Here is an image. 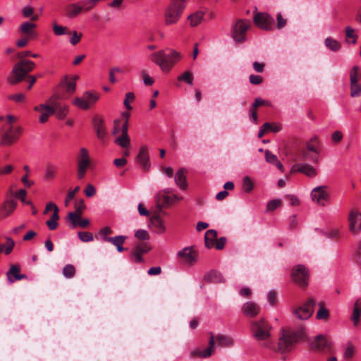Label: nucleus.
Listing matches in <instances>:
<instances>
[{"label":"nucleus","mask_w":361,"mask_h":361,"mask_svg":"<svg viewBox=\"0 0 361 361\" xmlns=\"http://www.w3.org/2000/svg\"><path fill=\"white\" fill-rule=\"evenodd\" d=\"M180 59V54L176 50H171L169 54H166L164 51L161 50L150 56L151 61L157 64L164 72H169Z\"/></svg>","instance_id":"nucleus-1"},{"label":"nucleus","mask_w":361,"mask_h":361,"mask_svg":"<svg viewBox=\"0 0 361 361\" xmlns=\"http://www.w3.org/2000/svg\"><path fill=\"white\" fill-rule=\"evenodd\" d=\"M305 336V330L303 328L298 331H283L278 343L279 350L282 352H288L293 345Z\"/></svg>","instance_id":"nucleus-2"},{"label":"nucleus","mask_w":361,"mask_h":361,"mask_svg":"<svg viewBox=\"0 0 361 361\" xmlns=\"http://www.w3.org/2000/svg\"><path fill=\"white\" fill-rule=\"evenodd\" d=\"M188 2L170 1L164 12V21L166 26L176 24L186 7Z\"/></svg>","instance_id":"nucleus-3"},{"label":"nucleus","mask_w":361,"mask_h":361,"mask_svg":"<svg viewBox=\"0 0 361 361\" xmlns=\"http://www.w3.org/2000/svg\"><path fill=\"white\" fill-rule=\"evenodd\" d=\"M23 129L19 125L3 126L0 130V146H11L23 135Z\"/></svg>","instance_id":"nucleus-4"},{"label":"nucleus","mask_w":361,"mask_h":361,"mask_svg":"<svg viewBox=\"0 0 361 361\" xmlns=\"http://www.w3.org/2000/svg\"><path fill=\"white\" fill-rule=\"evenodd\" d=\"M35 63L30 60H21L16 63L12 69V75L8 78V82L15 85L22 81L26 75L32 71Z\"/></svg>","instance_id":"nucleus-5"},{"label":"nucleus","mask_w":361,"mask_h":361,"mask_svg":"<svg viewBox=\"0 0 361 361\" xmlns=\"http://www.w3.org/2000/svg\"><path fill=\"white\" fill-rule=\"evenodd\" d=\"M77 178L82 179L89 167L91 166V159L88 150L81 147L77 155Z\"/></svg>","instance_id":"nucleus-6"},{"label":"nucleus","mask_w":361,"mask_h":361,"mask_svg":"<svg viewBox=\"0 0 361 361\" xmlns=\"http://www.w3.org/2000/svg\"><path fill=\"white\" fill-rule=\"evenodd\" d=\"M270 325L263 319L252 322L251 331L259 341H265L270 337Z\"/></svg>","instance_id":"nucleus-7"},{"label":"nucleus","mask_w":361,"mask_h":361,"mask_svg":"<svg viewBox=\"0 0 361 361\" xmlns=\"http://www.w3.org/2000/svg\"><path fill=\"white\" fill-rule=\"evenodd\" d=\"M99 94L95 92H85L80 97L74 99L73 104L82 110H87L99 99Z\"/></svg>","instance_id":"nucleus-8"},{"label":"nucleus","mask_w":361,"mask_h":361,"mask_svg":"<svg viewBox=\"0 0 361 361\" xmlns=\"http://www.w3.org/2000/svg\"><path fill=\"white\" fill-rule=\"evenodd\" d=\"M310 274L306 267L302 264L292 269L291 279L298 286L305 287L308 285Z\"/></svg>","instance_id":"nucleus-9"},{"label":"nucleus","mask_w":361,"mask_h":361,"mask_svg":"<svg viewBox=\"0 0 361 361\" xmlns=\"http://www.w3.org/2000/svg\"><path fill=\"white\" fill-rule=\"evenodd\" d=\"M250 26V22L246 20H239L234 25L232 36L234 40L242 42L245 39L246 32Z\"/></svg>","instance_id":"nucleus-10"},{"label":"nucleus","mask_w":361,"mask_h":361,"mask_svg":"<svg viewBox=\"0 0 361 361\" xmlns=\"http://www.w3.org/2000/svg\"><path fill=\"white\" fill-rule=\"evenodd\" d=\"M315 302L313 298H310L307 302L300 307L295 309L293 314L295 317L301 320L309 319L312 313Z\"/></svg>","instance_id":"nucleus-11"},{"label":"nucleus","mask_w":361,"mask_h":361,"mask_svg":"<svg viewBox=\"0 0 361 361\" xmlns=\"http://www.w3.org/2000/svg\"><path fill=\"white\" fill-rule=\"evenodd\" d=\"M254 23L258 27L265 30H271L274 27V18L267 13H256Z\"/></svg>","instance_id":"nucleus-12"},{"label":"nucleus","mask_w":361,"mask_h":361,"mask_svg":"<svg viewBox=\"0 0 361 361\" xmlns=\"http://www.w3.org/2000/svg\"><path fill=\"white\" fill-rule=\"evenodd\" d=\"M310 195L312 200L319 205L325 206L329 202V193L326 186H319L313 188Z\"/></svg>","instance_id":"nucleus-13"},{"label":"nucleus","mask_w":361,"mask_h":361,"mask_svg":"<svg viewBox=\"0 0 361 361\" xmlns=\"http://www.w3.org/2000/svg\"><path fill=\"white\" fill-rule=\"evenodd\" d=\"M349 228L350 232L357 235L361 231V213L352 210L348 215Z\"/></svg>","instance_id":"nucleus-14"},{"label":"nucleus","mask_w":361,"mask_h":361,"mask_svg":"<svg viewBox=\"0 0 361 361\" xmlns=\"http://www.w3.org/2000/svg\"><path fill=\"white\" fill-rule=\"evenodd\" d=\"M292 173H302L309 178H314L317 175V168L307 163H298L292 166Z\"/></svg>","instance_id":"nucleus-15"},{"label":"nucleus","mask_w":361,"mask_h":361,"mask_svg":"<svg viewBox=\"0 0 361 361\" xmlns=\"http://www.w3.org/2000/svg\"><path fill=\"white\" fill-rule=\"evenodd\" d=\"M136 160L144 171H148L150 169L149 157L147 146L142 145L140 147Z\"/></svg>","instance_id":"nucleus-16"},{"label":"nucleus","mask_w":361,"mask_h":361,"mask_svg":"<svg viewBox=\"0 0 361 361\" xmlns=\"http://www.w3.org/2000/svg\"><path fill=\"white\" fill-rule=\"evenodd\" d=\"M183 197L181 196L173 194L171 195L166 194L164 192H160L157 195V201L161 204L163 207H169L173 204L175 202L181 200Z\"/></svg>","instance_id":"nucleus-17"},{"label":"nucleus","mask_w":361,"mask_h":361,"mask_svg":"<svg viewBox=\"0 0 361 361\" xmlns=\"http://www.w3.org/2000/svg\"><path fill=\"white\" fill-rule=\"evenodd\" d=\"M310 346L314 350L322 351L329 348L331 347V342L324 336L319 335L311 342Z\"/></svg>","instance_id":"nucleus-18"},{"label":"nucleus","mask_w":361,"mask_h":361,"mask_svg":"<svg viewBox=\"0 0 361 361\" xmlns=\"http://www.w3.org/2000/svg\"><path fill=\"white\" fill-rule=\"evenodd\" d=\"M92 123L98 139L100 140H104L107 134L104 120L99 116H94Z\"/></svg>","instance_id":"nucleus-19"},{"label":"nucleus","mask_w":361,"mask_h":361,"mask_svg":"<svg viewBox=\"0 0 361 361\" xmlns=\"http://www.w3.org/2000/svg\"><path fill=\"white\" fill-rule=\"evenodd\" d=\"M20 267L18 265L13 264L11 266L10 269L6 273L7 280L9 283H12L16 281H20L24 279H27L25 274L20 273Z\"/></svg>","instance_id":"nucleus-20"},{"label":"nucleus","mask_w":361,"mask_h":361,"mask_svg":"<svg viewBox=\"0 0 361 361\" xmlns=\"http://www.w3.org/2000/svg\"><path fill=\"white\" fill-rule=\"evenodd\" d=\"M17 207V202L14 200H6L0 207V215L3 217L11 215Z\"/></svg>","instance_id":"nucleus-21"},{"label":"nucleus","mask_w":361,"mask_h":361,"mask_svg":"<svg viewBox=\"0 0 361 361\" xmlns=\"http://www.w3.org/2000/svg\"><path fill=\"white\" fill-rule=\"evenodd\" d=\"M49 103L54 109V114L59 119H63L68 112V106L66 104L52 101V98L49 99Z\"/></svg>","instance_id":"nucleus-22"},{"label":"nucleus","mask_w":361,"mask_h":361,"mask_svg":"<svg viewBox=\"0 0 361 361\" xmlns=\"http://www.w3.org/2000/svg\"><path fill=\"white\" fill-rule=\"evenodd\" d=\"M214 350V336L212 334L210 338H209V346L203 350H194L192 352V354L194 355H197L200 357L206 358V357H209L212 354Z\"/></svg>","instance_id":"nucleus-23"},{"label":"nucleus","mask_w":361,"mask_h":361,"mask_svg":"<svg viewBox=\"0 0 361 361\" xmlns=\"http://www.w3.org/2000/svg\"><path fill=\"white\" fill-rule=\"evenodd\" d=\"M242 310L245 315L254 317L259 314V307L253 302H247L243 305Z\"/></svg>","instance_id":"nucleus-24"},{"label":"nucleus","mask_w":361,"mask_h":361,"mask_svg":"<svg viewBox=\"0 0 361 361\" xmlns=\"http://www.w3.org/2000/svg\"><path fill=\"white\" fill-rule=\"evenodd\" d=\"M178 255L181 258H183L187 263L190 264H193L196 261L197 258L196 252L190 247H185L179 251Z\"/></svg>","instance_id":"nucleus-25"},{"label":"nucleus","mask_w":361,"mask_h":361,"mask_svg":"<svg viewBox=\"0 0 361 361\" xmlns=\"http://www.w3.org/2000/svg\"><path fill=\"white\" fill-rule=\"evenodd\" d=\"M204 15L205 11H197L188 16L187 20L191 27H196L202 22Z\"/></svg>","instance_id":"nucleus-26"},{"label":"nucleus","mask_w":361,"mask_h":361,"mask_svg":"<svg viewBox=\"0 0 361 361\" xmlns=\"http://www.w3.org/2000/svg\"><path fill=\"white\" fill-rule=\"evenodd\" d=\"M185 174L186 170L183 168L180 169L175 174V182L181 190H185L187 188Z\"/></svg>","instance_id":"nucleus-27"},{"label":"nucleus","mask_w":361,"mask_h":361,"mask_svg":"<svg viewBox=\"0 0 361 361\" xmlns=\"http://www.w3.org/2000/svg\"><path fill=\"white\" fill-rule=\"evenodd\" d=\"M361 316V299H357L354 304L353 314L351 316V321L354 326H357L360 322V317Z\"/></svg>","instance_id":"nucleus-28"},{"label":"nucleus","mask_w":361,"mask_h":361,"mask_svg":"<svg viewBox=\"0 0 361 361\" xmlns=\"http://www.w3.org/2000/svg\"><path fill=\"white\" fill-rule=\"evenodd\" d=\"M217 238V232L215 230H208L204 235L205 246L207 248H212L214 247L215 242Z\"/></svg>","instance_id":"nucleus-29"},{"label":"nucleus","mask_w":361,"mask_h":361,"mask_svg":"<svg viewBox=\"0 0 361 361\" xmlns=\"http://www.w3.org/2000/svg\"><path fill=\"white\" fill-rule=\"evenodd\" d=\"M82 11L79 4H71L66 7V16L70 18H74L77 17Z\"/></svg>","instance_id":"nucleus-30"},{"label":"nucleus","mask_w":361,"mask_h":361,"mask_svg":"<svg viewBox=\"0 0 361 361\" xmlns=\"http://www.w3.org/2000/svg\"><path fill=\"white\" fill-rule=\"evenodd\" d=\"M54 114V109L51 105L47 104L46 108L41 112V115L39 118L40 123H44L47 121L49 117Z\"/></svg>","instance_id":"nucleus-31"},{"label":"nucleus","mask_w":361,"mask_h":361,"mask_svg":"<svg viewBox=\"0 0 361 361\" xmlns=\"http://www.w3.org/2000/svg\"><path fill=\"white\" fill-rule=\"evenodd\" d=\"M216 341L218 343V345L224 346V347H229L231 346L233 343V340L224 335H217L214 337V342Z\"/></svg>","instance_id":"nucleus-32"},{"label":"nucleus","mask_w":361,"mask_h":361,"mask_svg":"<svg viewBox=\"0 0 361 361\" xmlns=\"http://www.w3.org/2000/svg\"><path fill=\"white\" fill-rule=\"evenodd\" d=\"M325 46L332 51H338L341 49V44L336 39L327 37L324 40Z\"/></svg>","instance_id":"nucleus-33"},{"label":"nucleus","mask_w":361,"mask_h":361,"mask_svg":"<svg viewBox=\"0 0 361 361\" xmlns=\"http://www.w3.org/2000/svg\"><path fill=\"white\" fill-rule=\"evenodd\" d=\"M329 317V311L324 307L323 302L319 303V310L316 314V318L319 320H327Z\"/></svg>","instance_id":"nucleus-34"},{"label":"nucleus","mask_w":361,"mask_h":361,"mask_svg":"<svg viewBox=\"0 0 361 361\" xmlns=\"http://www.w3.org/2000/svg\"><path fill=\"white\" fill-rule=\"evenodd\" d=\"M115 143L121 147L128 149L130 145V140L128 135H121L115 140Z\"/></svg>","instance_id":"nucleus-35"},{"label":"nucleus","mask_w":361,"mask_h":361,"mask_svg":"<svg viewBox=\"0 0 361 361\" xmlns=\"http://www.w3.org/2000/svg\"><path fill=\"white\" fill-rule=\"evenodd\" d=\"M57 171V166L52 164H49L47 165L44 172V178L46 180H51L55 178L56 173Z\"/></svg>","instance_id":"nucleus-36"},{"label":"nucleus","mask_w":361,"mask_h":361,"mask_svg":"<svg viewBox=\"0 0 361 361\" xmlns=\"http://www.w3.org/2000/svg\"><path fill=\"white\" fill-rule=\"evenodd\" d=\"M151 222L157 228V232L164 233L166 230L164 222L161 219L157 216H154L151 219Z\"/></svg>","instance_id":"nucleus-37"},{"label":"nucleus","mask_w":361,"mask_h":361,"mask_svg":"<svg viewBox=\"0 0 361 361\" xmlns=\"http://www.w3.org/2000/svg\"><path fill=\"white\" fill-rule=\"evenodd\" d=\"M36 27L35 23L31 22H25L21 24L19 29L20 31L26 35H31L32 33V30Z\"/></svg>","instance_id":"nucleus-38"},{"label":"nucleus","mask_w":361,"mask_h":361,"mask_svg":"<svg viewBox=\"0 0 361 361\" xmlns=\"http://www.w3.org/2000/svg\"><path fill=\"white\" fill-rule=\"evenodd\" d=\"M59 219V213L54 212L53 214L51 215L50 219H49L46 222L47 226L51 231L55 230L57 228V226L59 225V224H58Z\"/></svg>","instance_id":"nucleus-39"},{"label":"nucleus","mask_w":361,"mask_h":361,"mask_svg":"<svg viewBox=\"0 0 361 361\" xmlns=\"http://www.w3.org/2000/svg\"><path fill=\"white\" fill-rule=\"evenodd\" d=\"M78 75H74L71 80L66 82V88L68 93L72 94L75 91L76 80H78Z\"/></svg>","instance_id":"nucleus-40"},{"label":"nucleus","mask_w":361,"mask_h":361,"mask_svg":"<svg viewBox=\"0 0 361 361\" xmlns=\"http://www.w3.org/2000/svg\"><path fill=\"white\" fill-rule=\"evenodd\" d=\"M63 275L66 279H71L75 274V269L72 264H66L63 268Z\"/></svg>","instance_id":"nucleus-41"},{"label":"nucleus","mask_w":361,"mask_h":361,"mask_svg":"<svg viewBox=\"0 0 361 361\" xmlns=\"http://www.w3.org/2000/svg\"><path fill=\"white\" fill-rule=\"evenodd\" d=\"M178 80L184 81L192 85L193 84V75L189 71H186L178 77Z\"/></svg>","instance_id":"nucleus-42"},{"label":"nucleus","mask_w":361,"mask_h":361,"mask_svg":"<svg viewBox=\"0 0 361 361\" xmlns=\"http://www.w3.org/2000/svg\"><path fill=\"white\" fill-rule=\"evenodd\" d=\"M53 31L54 35L56 36L70 34V32L66 27L59 25L56 23H53Z\"/></svg>","instance_id":"nucleus-43"},{"label":"nucleus","mask_w":361,"mask_h":361,"mask_svg":"<svg viewBox=\"0 0 361 361\" xmlns=\"http://www.w3.org/2000/svg\"><path fill=\"white\" fill-rule=\"evenodd\" d=\"M319 154L312 153L311 152H303L302 157L304 160L310 161L317 164L319 162Z\"/></svg>","instance_id":"nucleus-44"},{"label":"nucleus","mask_w":361,"mask_h":361,"mask_svg":"<svg viewBox=\"0 0 361 361\" xmlns=\"http://www.w3.org/2000/svg\"><path fill=\"white\" fill-rule=\"evenodd\" d=\"M350 83H353L354 82H358V80L360 78V68L358 66H353L350 71Z\"/></svg>","instance_id":"nucleus-45"},{"label":"nucleus","mask_w":361,"mask_h":361,"mask_svg":"<svg viewBox=\"0 0 361 361\" xmlns=\"http://www.w3.org/2000/svg\"><path fill=\"white\" fill-rule=\"evenodd\" d=\"M361 94V84L358 82L350 83V96L357 97Z\"/></svg>","instance_id":"nucleus-46"},{"label":"nucleus","mask_w":361,"mask_h":361,"mask_svg":"<svg viewBox=\"0 0 361 361\" xmlns=\"http://www.w3.org/2000/svg\"><path fill=\"white\" fill-rule=\"evenodd\" d=\"M98 3V0H83L80 2L82 10L88 11L93 8Z\"/></svg>","instance_id":"nucleus-47"},{"label":"nucleus","mask_w":361,"mask_h":361,"mask_svg":"<svg viewBox=\"0 0 361 361\" xmlns=\"http://www.w3.org/2000/svg\"><path fill=\"white\" fill-rule=\"evenodd\" d=\"M14 245V241L11 238H8L6 243L1 245L0 247H3V252H4L6 255H8L13 250Z\"/></svg>","instance_id":"nucleus-48"},{"label":"nucleus","mask_w":361,"mask_h":361,"mask_svg":"<svg viewBox=\"0 0 361 361\" xmlns=\"http://www.w3.org/2000/svg\"><path fill=\"white\" fill-rule=\"evenodd\" d=\"M126 240V237L124 235H118L115 237L109 238V239H107V242L111 243L114 245H115L116 247L119 246L120 245H123Z\"/></svg>","instance_id":"nucleus-49"},{"label":"nucleus","mask_w":361,"mask_h":361,"mask_svg":"<svg viewBox=\"0 0 361 361\" xmlns=\"http://www.w3.org/2000/svg\"><path fill=\"white\" fill-rule=\"evenodd\" d=\"M134 248L143 255L151 250V246L149 243L142 242L137 243Z\"/></svg>","instance_id":"nucleus-50"},{"label":"nucleus","mask_w":361,"mask_h":361,"mask_svg":"<svg viewBox=\"0 0 361 361\" xmlns=\"http://www.w3.org/2000/svg\"><path fill=\"white\" fill-rule=\"evenodd\" d=\"M130 259L135 263L143 262L142 254L138 252L135 248L132 250Z\"/></svg>","instance_id":"nucleus-51"},{"label":"nucleus","mask_w":361,"mask_h":361,"mask_svg":"<svg viewBox=\"0 0 361 361\" xmlns=\"http://www.w3.org/2000/svg\"><path fill=\"white\" fill-rule=\"evenodd\" d=\"M80 240L85 243L91 242L93 240V235L90 232L80 231L78 233Z\"/></svg>","instance_id":"nucleus-52"},{"label":"nucleus","mask_w":361,"mask_h":361,"mask_svg":"<svg viewBox=\"0 0 361 361\" xmlns=\"http://www.w3.org/2000/svg\"><path fill=\"white\" fill-rule=\"evenodd\" d=\"M311 143H309L307 147V149L304 152H311L312 153L319 154V151L315 146V144L318 142L317 137H314L311 139Z\"/></svg>","instance_id":"nucleus-53"},{"label":"nucleus","mask_w":361,"mask_h":361,"mask_svg":"<svg viewBox=\"0 0 361 361\" xmlns=\"http://www.w3.org/2000/svg\"><path fill=\"white\" fill-rule=\"evenodd\" d=\"M243 189L246 192H250L253 189V183L248 176L244 177L243 180Z\"/></svg>","instance_id":"nucleus-54"},{"label":"nucleus","mask_w":361,"mask_h":361,"mask_svg":"<svg viewBox=\"0 0 361 361\" xmlns=\"http://www.w3.org/2000/svg\"><path fill=\"white\" fill-rule=\"evenodd\" d=\"M134 99H135V94H134V93H133V92H128L126 94V98H125V99L123 101V104H124L125 107L128 110H131L132 109V106H130V102H133Z\"/></svg>","instance_id":"nucleus-55"},{"label":"nucleus","mask_w":361,"mask_h":361,"mask_svg":"<svg viewBox=\"0 0 361 361\" xmlns=\"http://www.w3.org/2000/svg\"><path fill=\"white\" fill-rule=\"evenodd\" d=\"M281 204V202L280 200L275 199L269 201L267 203V212H271L275 210L278 207H279Z\"/></svg>","instance_id":"nucleus-56"},{"label":"nucleus","mask_w":361,"mask_h":361,"mask_svg":"<svg viewBox=\"0 0 361 361\" xmlns=\"http://www.w3.org/2000/svg\"><path fill=\"white\" fill-rule=\"evenodd\" d=\"M112 233V230L111 228L106 226L102 228L99 231V235L103 241H107V239H109L110 237H108V235L111 234Z\"/></svg>","instance_id":"nucleus-57"},{"label":"nucleus","mask_w":361,"mask_h":361,"mask_svg":"<svg viewBox=\"0 0 361 361\" xmlns=\"http://www.w3.org/2000/svg\"><path fill=\"white\" fill-rule=\"evenodd\" d=\"M345 35L348 38L353 39L352 42L355 44L357 39V35L355 33L354 30L351 27H345Z\"/></svg>","instance_id":"nucleus-58"},{"label":"nucleus","mask_w":361,"mask_h":361,"mask_svg":"<svg viewBox=\"0 0 361 361\" xmlns=\"http://www.w3.org/2000/svg\"><path fill=\"white\" fill-rule=\"evenodd\" d=\"M82 36V33H79L77 31H73L72 32V37L70 38V40H69L70 43L72 45L77 44L78 43H79L80 42Z\"/></svg>","instance_id":"nucleus-59"},{"label":"nucleus","mask_w":361,"mask_h":361,"mask_svg":"<svg viewBox=\"0 0 361 361\" xmlns=\"http://www.w3.org/2000/svg\"><path fill=\"white\" fill-rule=\"evenodd\" d=\"M80 215H78L77 214L73 213V212L68 213V219L71 221L73 228L78 226V220H80Z\"/></svg>","instance_id":"nucleus-60"},{"label":"nucleus","mask_w":361,"mask_h":361,"mask_svg":"<svg viewBox=\"0 0 361 361\" xmlns=\"http://www.w3.org/2000/svg\"><path fill=\"white\" fill-rule=\"evenodd\" d=\"M10 100L16 102H23L25 100V95L23 93H17L8 96Z\"/></svg>","instance_id":"nucleus-61"},{"label":"nucleus","mask_w":361,"mask_h":361,"mask_svg":"<svg viewBox=\"0 0 361 361\" xmlns=\"http://www.w3.org/2000/svg\"><path fill=\"white\" fill-rule=\"evenodd\" d=\"M26 195H27L26 190L24 189H20L18 192L17 196L18 197V198L21 200V202L23 203L26 204L27 205H32L31 201L26 200V197H25Z\"/></svg>","instance_id":"nucleus-62"},{"label":"nucleus","mask_w":361,"mask_h":361,"mask_svg":"<svg viewBox=\"0 0 361 361\" xmlns=\"http://www.w3.org/2000/svg\"><path fill=\"white\" fill-rule=\"evenodd\" d=\"M265 159L268 163L275 164L278 161L277 157L269 150L265 151Z\"/></svg>","instance_id":"nucleus-63"},{"label":"nucleus","mask_w":361,"mask_h":361,"mask_svg":"<svg viewBox=\"0 0 361 361\" xmlns=\"http://www.w3.org/2000/svg\"><path fill=\"white\" fill-rule=\"evenodd\" d=\"M354 260L361 269V245H358L357 249L354 255Z\"/></svg>","instance_id":"nucleus-64"}]
</instances>
